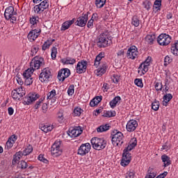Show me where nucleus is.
Returning <instances> with one entry per match:
<instances>
[{"label":"nucleus","mask_w":178,"mask_h":178,"mask_svg":"<svg viewBox=\"0 0 178 178\" xmlns=\"http://www.w3.org/2000/svg\"><path fill=\"white\" fill-rule=\"evenodd\" d=\"M136 146L137 138H131L129 141L128 146L124 149L122 158L120 163L122 166H127V165H129V163L131 162V154H129V152Z\"/></svg>","instance_id":"obj_1"},{"label":"nucleus","mask_w":178,"mask_h":178,"mask_svg":"<svg viewBox=\"0 0 178 178\" xmlns=\"http://www.w3.org/2000/svg\"><path fill=\"white\" fill-rule=\"evenodd\" d=\"M111 44H112V36L108 32L100 34L97 42L99 48H106V47H109Z\"/></svg>","instance_id":"obj_2"},{"label":"nucleus","mask_w":178,"mask_h":178,"mask_svg":"<svg viewBox=\"0 0 178 178\" xmlns=\"http://www.w3.org/2000/svg\"><path fill=\"white\" fill-rule=\"evenodd\" d=\"M90 143L92 148L97 149V151H101V149H104L106 147V140L104 138H93L91 139Z\"/></svg>","instance_id":"obj_3"},{"label":"nucleus","mask_w":178,"mask_h":178,"mask_svg":"<svg viewBox=\"0 0 178 178\" xmlns=\"http://www.w3.org/2000/svg\"><path fill=\"white\" fill-rule=\"evenodd\" d=\"M111 141L113 145L118 147L123 144V134L118 130L113 131L111 134Z\"/></svg>","instance_id":"obj_4"},{"label":"nucleus","mask_w":178,"mask_h":178,"mask_svg":"<svg viewBox=\"0 0 178 178\" xmlns=\"http://www.w3.org/2000/svg\"><path fill=\"white\" fill-rule=\"evenodd\" d=\"M44 65L45 62L44 61V58L38 56L34 57L30 63L31 69H33V72L34 70H38L40 67H44Z\"/></svg>","instance_id":"obj_5"},{"label":"nucleus","mask_w":178,"mask_h":178,"mask_svg":"<svg viewBox=\"0 0 178 178\" xmlns=\"http://www.w3.org/2000/svg\"><path fill=\"white\" fill-rule=\"evenodd\" d=\"M62 142L60 140H56L51 148V153L53 156H60L62 155L63 150L62 149Z\"/></svg>","instance_id":"obj_6"},{"label":"nucleus","mask_w":178,"mask_h":178,"mask_svg":"<svg viewBox=\"0 0 178 178\" xmlns=\"http://www.w3.org/2000/svg\"><path fill=\"white\" fill-rule=\"evenodd\" d=\"M52 78V74H51V70L49 68H44L39 76V80L42 83L47 84L51 79Z\"/></svg>","instance_id":"obj_7"},{"label":"nucleus","mask_w":178,"mask_h":178,"mask_svg":"<svg viewBox=\"0 0 178 178\" xmlns=\"http://www.w3.org/2000/svg\"><path fill=\"white\" fill-rule=\"evenodd\" d=\"M172 42V37L166 33H161L157 38V42L159 45L166 47Z\"/></svg>","instance_id":"obj_8"},{"label":"nucleus","mask_w":178,"mask_h":178,"mask_svg":"<svg viewBox=\"0 0 178 178\" xmlns=\"http://www.w3.org/2000/svg\"><path fill=\"white\" fill-rule=\"evenodd\" d=\"M89 13V12H87L86 14L83 13L82 16L79 17L77 20L75 22L76 26H79V27H85L87 24V22H88Z\"/></svg>","instance_id":"obj_9"},{"label":"nucleus","mask_w":178,"mask_h":178,"mask_svg":"<svg viewBox=\"0 0 178 178\" xmlns=\"http://www.w3.org/2000/svg\"><path fill=\"white\" fill-rule=\"evenodd\" d=\"M90 149H91V145H90V143H83L78 149V155L84 156V155H87V154L90 152Z\"/></svg>","instance_id":"obj_10"},{"label":"nucleus","mask_w":178,"mask_h":178,"mask_svg":"<svg viewBox=\"0 0 178 178\" xmlns=\"http://www.w3.org/2000/svg\"><path fill=\"white\" fill-rule=\"evenodd\" d=\"M83 133V129L80 127H75L74 128H70L67 132L68 136L72 138L79 137Z\"/></svg>","instance_id":"obj_11"},{"label":"nucleus","mask_w":178,"mask_h":178,"mask_svg":"<svg viewBox=\"0 0 178 178\" xmlns=\"http://www.w3.org/2000/svg\"><path fill=\"white\" fill-rule=\"evenodd\" d=\"M70 76V70L68 68H64L58 71L57 79L59 81H65V79H67Z\"/></svg>","instance_id":"obj_12"},{"label":"nucleus","mask_w":178,"mask_h":178,"mask_svg":"<svg viewBox=\"0 0 178 178\" xmlns=\"http://www.w3.org/2000/svg\"><path fill=\"white\" fill-rule=\"evenodd\" d=\"M137 56H138V51L137 47L136 46H132L129 48L127 53V58L128 59H132V60H134Z\"/></svg>","instance_id":"obj_13"},{"label":"nucleus","mask_w":178,"mask_h":178,"mask_svg":"<svg viewBox=\"0 0 178 178\" xmlns=\"http://www.w3.org/2000/svg\"><path fill=\"white\" fill-rule=\"evenodd\" d=\"M88 63L86 60L79 61L76 65V73L81 74L82 73H86L87 70Z\"/></svg>","instance_id":"obj_14"},{"label":"nucleus","mask_w":178,"mask_h":178,"mask_svg":"<svg viewBox=\"0 0 178 178\" xmlns=\"http://www.w3.org/2000/svg\"><path fill=\"white\" fill-rule=\"evenodd\" d=\"M40 98V95L38 93H29L24 99V102L26 105H30V104H33L35 101H37Z\"/></svg>","instance_id":"obj_15"},{"label":"nucleus","mask_w":178,"mask_h":178,"mask_svg":"<svg viewBox=\"0 0 178 178\" xmlns=\"http://www.w3.org/2000/svg\"><path fill=\"white\" fill-rule=\"evenodd\" d=\"M41 33V29H35L32 31H31L28 34V39L32 42L35 41L37 38H38V35Z\"/></svg>","instance_id":"obj_16"},{"label":"nucleus","mask_w":178,"mask_h":178,"mask_svg":"<svg viewBox=\"0 0 178 178\" xmlns=\"http://www.w3.org/2000/svg\"><path fill=\"white\" fill-rule=\"evenodd\" d=\"M17 15L16 12H15V8L13 6H8L6 8L4 12V17L6 20H10L12 16H15Z\"/></svg>","instance_id":"obj_17"},{"label":"nucleus","mask_w":178,"mask_h":178,"mask_svg":"<svg viewBox=\"0 0 178 178\" xmlns=\"http://www.w3.org/2000/svg\"><path fill=\"white\" fill-rule=\"evenodd\" d=\"M138 127V123L135 120H130L127 124V130L129 133L134 131Z\"/></svg>","instance_id":"obj_18"},{"label":"nucleus","mask_w":178,"mask_h":178,"mask_svg":"<svg viewBox=\"0 0 178 178\" xmlns=\"http://www.w3.org/2000/svg\"><path fill=\"white\" fill-rule=\"evenodd\" d=\"M108 69V64L106 63H103L100 65V67L95 70L97 76H102L106 73Z\"/></svg>","instance_id":"obj_19"},{"label":"nucleus","mask_w":178,"mask_h":178,"mask_svg":"<svg viewBox=\"0 0 178 178\" xmlns=\"http://www.w3.org/2000/svg\"><path fill=\"white\" fill-rule=\"evenodd\" d=\"M17 140V136L16 135H12L6 142V148H7V149H10V148L13 147V145L15 144V143H16Z\"/></svg>","instance_id":"obj_20"},{"label":"nucleus","mask_w":178,"mask_h":178,"mask_svg":"<svg viewBox=\"0 0 178 178\" xmlns=\"http://www.w3.org/2000/svg\"><path fill=\"white\" fill-rule=\"evenodd\" d=\"M76 22V18H73L72 20L65 21L61 26L60 31H66L70 28V26Z\"/></svg>","instance_id":"obj_21"},{"label":"nucleus","mask_w":178,"mask_h":178,"mask_svg":"<svg viewBox=\"0 0 178 178\" xmlns=\"http://www.w3.org/2000/svg\"><path fill=\"white\" fill-rule=\"evenodd\" d=\"M39 127L42 131H44V133H48L49 131H52L54 130V128L55 127L54 125H48L45 124H40L39 125Z\"/></svg>","instance_id":"obj_22"},{"label":"nucleus","mask_w":178,"mask_h":178,"mask_svg":"<svg viewBox=\"0 0 178 178\" xmlns=\"http://www.w3.org/2000/svg\"><path fill=\"white\" fill-rule=\"evenodd\" d=\"M22 156H24V154H23V152H17L15 153V154L13 156V165H16L20 161Z\"/></svg>","instance_id":"obj_23"},{"label":"nucleus","mask_w":178,"mask_h":178,"mask_svg":"<svg viewBox=\"0 0 178 178\" xmlns=\"http://www.w3.org/2000/svg\"><path fill=\"white\" fill-rule=\"evenodd\" d=\"M102 101V96H97L94 99H92L90 102V106H92V108L94 106H97L99 102Z\"/></svg>","instance_id":"obj_24"},{"label":"nucleus","mask_w":178,"mask_h":178,"mask_svg":"<svg viewBox=\"0 0 178 178\" xmlns=\"http://www.w3.org/2000/svg\"><path fill=\"white\" fill-rule=\"evenodd\" d=\"M61 62L64 65H74V63H76V59L72 57H67L61 59Z\"/></svg>","instance_id":"obj_25"},{"label":"nucleus","mask_w":178,"mask_h":178,"mask_svg":"<svg viewBox=\"0 0 178 178\" xmlns=\"http://www.w3.org/2000/svg\"><path fill=\"white\" fill-rule=\"evenodd\" d=\"M121 99L122 98L120 97V96H116L115 97H114L113 100H111L109 102V105L111 108H112V109H113L114 108H116V105H118L119 101H120Z\"/></svg>","instance_id":"obj_26"},{"label":"nucleus","mask_w":178,"mask_h":178,"mask_svg":"<svg viewBox=\"0 0 178 178\" xmlns=\"http://www.w3.org/2000/svg\"><path fill=\"white\" fill-rule=\"evenodd\" d=\"M172 98H173V95H172V94H170V93H168V94H166L165 95H164L163 97V106H168V104L169 103L170 99H172Z\"/></svg>","instance_id":"obj_27"},{"label":"nucleus","mask_w":178,"mask_h":178,"mask_svg":"<svg viewBox=\"0 0 178 178\" xmlns=\"http://www.w3.org/2000/svg\"><path fill=\"white\" fill-rule=\"evenodd\" d=\"M161 6H162V0H155L153 6V10L155 12H159V10H161Z\"/></svg>","instance_id":"obj_28"},{"label":"nucleus","mask_w":178,"mask_h":178,"mask_svg":"<svg viewBox=\"0 0 178 178\" xmlns=\"http://www.w3.org/2000/svg\"><path fill=\"white\" fill-rule=\"evenodd\" d=\"M161 161H162V162H163L164 168L169 166V165H170V163H171L170 158L165 154L161 156Z\"/></svg>","instance_id":"obj_29"},{"label":"nucleus","mask_w":178,"mask_h":178,"mask_svg":"<svg viewBox=\"0 0 178 178\" xmlns=\"http://www.w3.org/2000/svg\"><path fill=\"white\" fill-rule=\"evenodd\" d=\"M34 73V70L31 68H29L26 70H25L22 74L24 80L25 79H28L29 77H31V74Z\"/></svg>","instance_id":"obj_30"},{"label":"nucleus","mask_w":178,"mask_h":178,"mask_svg":"<svg viewBox=\"0 0 178 178\" xmlns=\"http://www.w3.org/2000/svg\"><path fill=\"white\" fill-rule=\"evenodd\" d=\"M39 6L40 7V9H42V10L44 12L45 9H48V8H49V3L48 0H44L39 3Z\"/></svg>","instance_id":"obj_31"},{"label":"nucleus","mask_w":178,"mask_h":178,"mask_svg":"<svg viewBox=\"0 0 178 178\" xmlns=\"http://www.w3.org/2000/svg\"><path fill=\"white\" fill-rule=\"evenodd\" d=\"M145 40L148 44L152 45V44H154V41H155V35H147L145 38Z\"/></svg>","instance_id":"obj_32"},{"label":"nucleus","mask_w":178,"mask_h":178,"mask_svg":"<svg viewBox=\"0 0 178 178\" xmlns=\"http://www.w3.org/2000/svg\"><path fill=\"white\" fill-rule=\"evenodd\" d=\"M12 98L15 101H20V98L23 97V96L20 95L16 90H13L11 92Z\"/></svg>","instance_id":"obj_33"},{"label":"nucleus","mask_w":178,"mask_h":178,"mask_svg":"<svg viewBox=\"0 0 178 178\" xmlns=\"http://www.w3.org/2000/svg\"><path fill=\"white\" fill-rule=\"evenodd\" d=\"M22 152L24 156H27V155H30V154L33 152V146L29 145L24 149V150Z\"/></svg>","instance_id":"obj_34"},{"label":"nucleus","mask_w":178,"mask_h":178,"mask_svg":"<svg viewBox=\"0 0 178 178\" xmlns=\"http://www.w3.org/2000/svg\"><path fill=\"white\" fill-rule=\"evenodd\" d=\"M139 69L142 70V74H145V73L148 72V70L149 69V66L142 63L139 66Z\"/></svg>","instance_id":"obj_35"},{"label":"nucleus","mask_w":178,"mask_h":178,"mask_svg":"<svg viewBox=\"0 0 178 178\" xmlns=\"http://www.w3.org/2000/svg\"><path fill=\"white\" fill-rule=\"evenodd\" d=\"M109 127H111L108 124L101 125L100 127H99L97 129V131L98 133H102L104 131H107V130L109 129Z\"/></svg>","instance_id":"obj_36"},{"label":"nucleus","mask_w":178,"mask_h":178,"mask_svg":"<svg viewBox=\"0 0 178 178\" xmlns=\"http://www.w3.org/2000/svg\"><path fill=\"white\" fill-rule=\"evenodd\" d=\"M103 116L104 118H113L116 116V112L115 111H106Z\"/></svg>","instance_id":"obj_37"},{"label":"nucleus","mask_w":178,"mask_h":178,"mask_svg":"<svg viewBox=\"0 0 178 178\" xmlns=\"http://www.w3.org/2000/svg\"><path fill=\"white\" fill-rule=\"evenodd\" d=\"M171 52L173 55H175L176 56H178V42L171 47Z\"/></svg>","instance_id":"obj_38"},{"label":"nucleus","mask_w":178,"mask_h":178,"mask_svg":"<svg viewBox=\"0 0 178 178\" xmlns=\"http://www.w3.org/2000/svg\"><path fill=\"white\" fill-rule=\"evenodd\" d=\"M29 167V164H27V162H26L25 161L22 160L21 161L18 162V168H19V169H27V168Z\"/></svg>","instance_id":"obj_39"},{"label":"nucleus","mask_w":178,"mask_h":178,"mask_svg":"<svg viewBox=\"0 0 178 178\" xmlns=\"http://www.w3.org/2000/svg\"><path fill=\"white\" fill-rule=\"evenodd\" d=\"M143 6L146 9V10H149L151 9V6H152V3L149 0H146L143 2Z\"/></svg>","instance_id":"obj_40"},{"label":"nucleus","mask_w":178,"mask_h":178,"mask_svg":"<svg viewBox=\"0 0 178 178\" xmlns=\"http://www.w3.org/2000/svg\"><path fill=\"white\" fill-rule=\"evenodd\" d=\"M106 3V0H96L95 5L97 8H104V6Z\"/></svg>","instance_id":"obj_41"},{"label":"nucleus","mask_w":178,"mask_h":178,"mask_svg":"<svg viewBox=\"0 0 178 178\" xmlns=\"http://www.w3.org/2000/svg\"><path fill=\"white\" fill-rule=\"evenodd\" d=\"M40 19V17L37 15H33L30 19L29 22L31 23V24H33L34 26V24H37V23L38 22V20Z\"/></svg>","instance_id":"obj_42"},{"label":"nucleus","mask_w":178,"mask_h":178,"mask_svg":"<svg viewBox=\"0 0 178 178\" xmlns=\"http://www.w3.org/2000/svg\"><path fill=\"white\" fill-rule=\"evenodd\" d=\"M131 24H132L133 26H134L135 27H138V26H140V19H138V17H137V16H134V17H132Z\"/></svg>","instance_id":"obj_43"},{"label":"nucleus","mask_w":178,"mask_h":178,"mask_svg":"<svg viewBox=\"0 0 178 178\" xmlns=\"http://www.w3.org/2000/svg\"><path fill=\"white\" fill-rule=\"evenodd\" d=\"M84 112L83 109L80 107H76L74 109V116H80Z\"/></svg>","instance_id":"obj_44"},{"label":"nucleus","mask_w":178,"mask_h":178,"mask_svg":"<svg viewBox=\"0 0 178 178\" xmlns=\"http://www.w3.org/2000/svg\"><path fill=\"white\" fill-rule=\"evenodd\" d=\"M51 45H52V42H49V40H47L42 46V51H46V49H48Z\"/></svg>","instance_id":"obj_45"},{"label":"nucleus","mask_w":178,"mask_h":178,"mask_svg":"<svg viewBox=\"0 0 178 178\" xmlns=\"http://www.w3.org/2000/svg\"><path fill=\"white\" fill-rule=\"evenodd\" d=\"M134 83L137 87H140V88H143L144 87V84L143 83V79H136L134 80Z\"/></svg>","instance_id":"obj_46"},{"label":"nucleus","mask_w":178,"mask_h":178,"mask_svg":"<svg viewBox=\"0 0 178 178\" xmlns=\"http://www.w3.org/2000/svg\"><path fill=\"white\" fill-rule=\"evenodd\" d=\"M33 12L35 13H37V15H40V13H42V12L44 11L42 10L39 4H38L33 7Z\"/></svg>","instance_id":"obj_47"},{"label":"nucleus","mask_w":178,"mask_h":178,"mask_svg":"<svg viewBox=\"0 0 178 178\" xmlns=\"http://www.w3.org/2000/svg\"><path fill=\"white\" fill-rule=\"evenodd\" d=\"M56 54H58V49L56 47H53L51 48V59L55 60L56 59Z\"/></svg>","instance_id":"obj_48"},{"label":"nucleus","mask_w":178,"mask_h":178,"mask_svg":"<svg viewBox=\"0 0 178 178\" xmlns=\"http://www.w3.org/2000/svg\"><path fill=\"white\" fill-rule=\"evenodd\" d=\"M14 91H16V92L19 94L21 97H24V95H26V90H23L22 87L15 89Z\"/></svg>","instance_id":"obj_49"},{"label":"nucleus","mask_w":178,"mask_h":178,"mask_svg":"<svg viewBox=\"0 0 178 178\" xmlns=\"http://www.w3.org/2000/svg\"><path fill=\"white\" fill-rule=\"evenodd\" d=\"M38 49H40V47L38 45L33 46L31 49V55H32V56H35L37 52H38Z\"/></svg>","instance_id":"obj_50"},{"label":"nucleus","mask_w":178,"mask_h":178,"mask_svg":"<svg viewBox=\"0 0 178 178\" xmlns=\"http://www.w3.org/2000/svg\"><path fill=\"white\" fill-rule=\"evenodd\" d=\"M67 94L70 97H72L74 94V85H70L67 90Z\"/></svg>","instance_id":"obj_51"},{"label":"nucleus","mask_w":178,"mask_h":178,"mask_svg":"<svg viewBox=\"0 0 178 178\" xmlns=\"http://www.w3.org/2000/svg\"><path fill=\"white\" fill-rule=\"evenodd\" d=\"M55 95H56V90H55V89H54L47 94V99H52V98H54V97H55Z\"/></svg>","instance_id":"obj_52"},{"label":"nucleus","mask_w":178,"mask_h":178,"mask_svg":"<svg viewBox=\"0 0 178 178\" xmlns=\"http://www.w3.org/2000/svg\"><path fill=\"white\" fill-rule=\"evenodd\" d=\"M152 108L153 111H158L159 109V102H154L152 104Z\"/></svg>","instance_id":"obj_53"},{"label":"nucleus","mask_w":178,"mask_h":178,"mask_svg":"<svg viewBox=\"0 0 178 178\" xmlns=\"http://www.w3.org/2000/svg\"><path fill=\"white\" fill-rule=\"evenodd\" d=\"M151 62H152V57L148 56L146 60L143 62L144 65H146L147 66H149L151 65Z\"/></svg>","instance_id":"obj_54"},{"label":"nucleus","mask_w":178,"mask_h":178,"mask_svg":"<svg viewBox=\"0 0 178 178\" xmlns=\"http://www.w3.org/2000/svg\"><path fill=\"white\" fill-rule=\"evenodd\" d=\"M24 80L25 81L26 86H31V84H33V78L31 76Z\"/></svg>","instance_id":"obj_55"},{"label":"nucleus","mask_w":178,"mask_h":178,"mask_svg":"<svg viewBox=\"0 0 178 178\" xmlns=\"http://www.w3.org/2000/svg\"><path fill=\"white\" fill-rule=\"evenodd\" d=\"M163 86L159 82H156L155 84V89L156 91H162Z\"/></svg>","instance_id":"obj_56"},{"label":"nucleus","mask_w":178,"mask_h":178,"mask_svg":"<svg viewBox=\"0 0 178 178\" xmlns=\"http://www.w3.org/2000/svg\"><path fill=\"white\" fill-rule=\"evenodd\" d=\"M104 56L105 54L103 52H101L96 56L95 60L101 62V60H102V58H104Z\"/></svg>","instance_id":"obj_57"},{"label":"nucleus","mask_w":178,"mask_h":178,"mask_svg":"<svg viewBox=\"0 0 178 178\" xmlns=\"http://www.w3.org/2000/svg\"><path fill=\"white\" fill-rule=\"evenodd\" d=\"M147 176L149 177H152V176H154V178H155L156 177V173L153 171L152 168H149L148 170V175H147Z\"/></svg>","instance_id":"obj_58"},{"label":"nucleus","mask_w":178,"mask_h":178,"mask_svg":"<svg viewBox=\"0 0 178 178\" xmlns=\"http://www.w3.org/2000/svg\"><path fill=\"white\" fill-rule=\"evenodd\" d=\"M172 62V58L169 56H166L164 58V65L166 66Z\"/></svg>","instance_id":"obj_59"},{"label":"nucleus","mask_w":178,"mask_h":178,"mask_svg":"<svg viewBox=\"0 0 178 178\" xmlns=\"http://www.w3.org/2000/svg\"><path fill=\"white\" fill-rule=\"evenodd\" d=\"M113 81L115 84L118 83L119 81H120V76L118 74H114L113 76Z\"/></svg>","instance_id":"obj_60"},{"label":"nucleus","mask_w":178,"mask_h":178,"mask_svg":"<svg viewBox=\"0 0 178 178\" xmlns=\"http://www.w3.org/2000/svg\"><path fill=\"white\" fill-rule=\"evenodd\" d=\"M38 159L39 161H40V162H43L44 163H48V160H47L45 159V157H44V155H42V154H40L38 157Z\"/></svg>","instance_id":"obj_61"},{"label":"nucleus","mask_w":178,"mask_h":178,"mask_svg":"<svg viewBox=\"0 0 178 178\" xmlns=\"http://www.w3.org/2000/svg\"><path fill=\"white\" fill-rule=\"evenodd\" d=\"M42 101H44V98H40L35 104V109H38L40 108V105L42 104Z\"/></svg>","instance_id":"obj_62"},{"label":"nucleus","mask_w":178,"mask_h":178,"mask_svg":"<svg viewBox=\"0 0 178 178\" xmlns=\"http://www.w3.org/2000/svg\"><path fill=\"white\" fill-rule=\"evenodd\" d=\"M136 173L133 170H130L129 173H127V178H134Z\"/></svg>","instance_id":"obj_63"},{"label":"nucleus","mask_w":178,"mask_h":178,"mask_svg":"<svg viewBox=\"0 0 178 178\" xmlns=\"http://www.w3.org/2000/svg\"><path fill=\"white\" fill-rule=\"evenodd\" d=\"M58 122H60V123H62V122H63V113H58Z\"/></svg>","instance_id":"obj_64"}]
</instances>
